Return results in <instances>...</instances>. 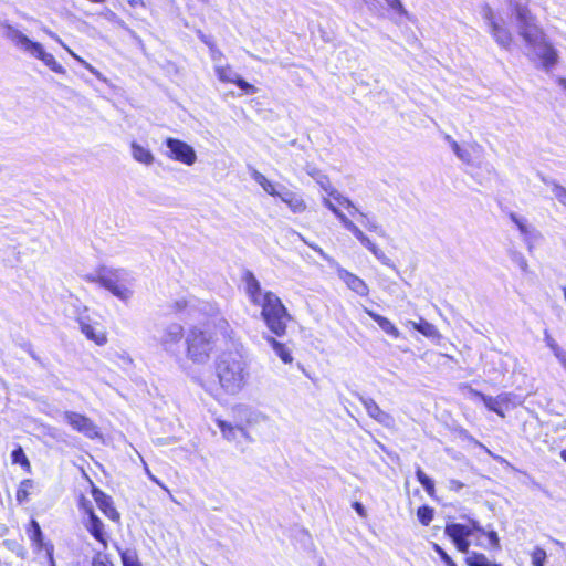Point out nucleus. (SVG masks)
I'll return each mask as SVG.
<instances>
[{
  "instance_id": "29",
  "label": "nucleus",
  "mask_w": 566,
  "mask_h": 566,
  "mask_svg": "<svg viewBox=\"0 0 566 566\" xmlns=\"http://www.w3.org/2000/svg\"><path fill=\"white\" fill-rule=\"evenodd\" d=\"M251 177L270 196L277 197V195L281 192V190H277V187L273 182H271L263 174L256 169H252Z\"/></svg>"
},
{
  "instance_id": "16",
  "label": "nucleus",
  "mask_w": 566,
  "mask_h": 566,
  "mask_svg": "<svg viewBox=\"0 0 566 566\" xmlns=\"http://www.w3.org/2000/svg\"><path fill=\"white\" fill-rule=\"evenodd\" d=\"M78 324L81 332L96 345L103 346L107 343L106 332L101 324L92 323L87 316L78 317Z\"/></svg>"
},
{
  "instance_id": "4",
  "label": "nucleus",
  "mask_w": 566,
  "mask_h": 566,
  "mask_svg": "<svg viewBox=\"0 0 566 566\" xmlns=\"http://www.w3.org/2000/svg\"><path fill=\"white\" fill-rule=\"evenodd\" d=\"M323 205L329 209L334 216L339 220L342 226L349 231L355 239L367 249L380 263L386 266L395 269L392 261L385 254V252L345 213H343L334 203V200L328 196L323 198Z\"/></svg>"
},
{
  "instance_id": "37",
  "label": "nucleus",
  "mask_w": 566,
  "mask_h": 566,
  "mask_svg": "<svg viewBox=\"0 0 566 566\" xmlns=\"http://www.w3.org/2000/svg\"><path fill=\"white\" fill-rule=\"evenodd\" d=\"M417 516L421 524L429 525L433 518V510L429 506H420L417 511Z\"/></svg>"
},
{
  "instance_id": "7",
  "label": "nucleus",
  "mask_w": 566,
  "mask_h": 566,
  "mask_svg": "<svg viewBox=\"0 0 566 566\" xmlns=\"http://www.w3.org/2000/svg\"><path fill=\"white\" fill-rule=\"evenodd\" d=\"M97 279L101 286L120 301L127 302L133 296V290L126 283V273L123 270L102 268L97 272Z\"/></svg>"
},
{
  "instance_id": "19",
  "label": "nucleus",
  "mask_w": 566,
  "mask_h": 566,
  "mask_svg": "<svg viewBox=\"0 0 566 566\" xmlns=\"http://www.w3.org/2000/svg\"><path fill=\"white\" fill-rule=\"evenodd\" d=\"M337 275L353 292L360 296H366L368 294L369 289L367 284L354 273L338 266Z\"/></svg>"
},
{
  "instance_id": "48",
  "label": "nucleus",
  "mask_w": 566,
  "mask_h": 566,
  "mask_svg": "<svg viewBox=\"0 0 566 566\" xmlns=\"http://www.w3.org/2000/svg\"><path fill=\"white\" fill-rule=\"evenodd\" d=\"M386 3L399 14H407L400 0H385Z\"/></svg>"
},
{
  "instance_id": "9",
  "label": "nucleus",
  "mask_w": 566,
  "mask_h": 566,
  "mask_svg": "<svg viewBox=\"0 0 566 566\" xmlns=\"http://www.w3.org/2000/svg\"><path fill=\"white\" fill-rule=\"evenodd\" d=\"M167 147L166 157L181 163L186 166H192L197 161V154L193 147L184 140L174 137H167L164 142Z\"/></svg>"
},
{
  "instance_id": "58",
  "label": "nucleus",
  "mask_w": 566,
  "mask_h": 566,
  "mask_svg": "<svg viewBox=\"0 0 566 566\" xmlns=\"http://www.w3.org/2000/svg\"><path fill=\"white\" fill-rule=\"evenodd\" d=\"M353 507L354 510L357 512V514L361 517H366V510L364 507V505L359 502H354L353 503Z\"/></svg>"
},
{
  "instance_id": "5",
  "label": "nucleus",
  "mask_w": 566,
  "mask_h": 566,
  "mask_svg": "<svg viewBox=\"0 0 566 566\" xmlns=\"http://www.w3.org/2000/svg\"><path fill=\"white\" fill-rule=\"evenodd\" d=\"M263 301L264 303L260 304L259 307H261V317L266 327L279 337L285 335L291 315L281 298L273 292L268 291Z\"/></svg>"
},
{
  "instance_id": "39",
  "label": "nucleus",
  "mask_w": 566,
  "mask_h": 566,
  "mask_svg": "<svg viewBox=\"0 0 566 566\" xmlns=\"http://www.w3.org/2000/svg\"><path fill=\"white\" fill-rule=\"evenodd\" d=\"M546 552L541 548V547H536L531 557H532V565L533 566H545V560H546Z\"/></svg>"
},
{
  "instance_id": "32",
  "label": "nucleus",
  "mask_w": 566,
  "mask_h": 566,
  "mask_svg": "<svg viewBox=\"0 0 566 566\" xmlns=\"http://www.w3.org/2000/svg\"><path fill=\"white\" fill-rule=\"evenodd\" d=\"M35 488V482L31 479H25L20 482L17 490V501L19 503H24L29 500V495L33 492Z\"/></svg>"
},
{
  "instance_id": "17",
  "label": "nucleus",
  "mask_w": 566,
  "mask_h": 566,
  "mask_svg": "<svg viewBox=\"0 0 566 566\" xmlns=\"http://www.w3.org/2000/svg\"><path fill=\"white\" fill-rule=\"evenodd\" d=\"M184 336V327L174 323L167 325L159 337V343L166 352H172Z\"/></svg>"
},
{
  "instance_id": "33",
  "label": "nucleus",
  "mask_w": 566,
  "mask_h": 566,
  "mask_svg": "<svg viewBox=\"0 0 566 566\" xmlns=\"http://www.w3.org/2000/svg\"><path fill=\"white\" fill-rule=\"evenodd\" d=\"M28 534L33 544H35L39 548L45 549L46 543L43 542L40 524L35 520L31 521L30 527L28 528Z\"/></svg>"
},
{
  "instance_id": "56",
  "label": "nucleus",
  "mask_w": 566,
  "mask_h": 566,
  "mask_svg": "<svg viewBox=\"0 0 566 566\" xmlns=\"http://www.w3.org/2000/svg\"><path fill=\"white\" fill-rule=\"evenodd\" d=\"M555 357L559 360V363L562 364V366L566 369V352L564 349H559L558 352H556L555 354Z\"/></svg>"
},
{
  "instance_id": "26",
  "label": "nucleus",
  "mask_w": 566,
  "mask_h": 566,
  "mask_svg": "<svg viewBox=\"0 0 566 566\" xmlns=\"http://www.w3.org/2000/svg\"><path fill=\"white\" fill-rule=\"evenodd\" d=\"M43 31L53 40H55L57 43H60L69 53L70 55L75 59L77 62H80L86 70H88L92 74L98 76L99 72L92 66L90 63H87L85 60H83L81 56H78L76 53H74L62 40L61 38L52 32L51 30L44 28Z\"/></svg>"
},
{
  "instance_id": "15",
  "label": "nucleus",
  "mask_w": 566,
  "mask_h": 566,
  "mask_svg": "<svg viewBox=\"0 0 566 566\" xmlns=\"http://www.w3.org/2000/svg\"><path fill=\"white\" fill-rule=\"evenodd\" d=\"M358 399L365 407L366 412L370 418L386 428H392L395 426L394 417L384 411L374 399L364 397L361 395H358Z\"/></svg>"
},
{
  "instance_id": "25",
  "label": "nucleus",
  "mask_w": 566,
  "mask_h": 566,
  "mask_svg": "<svg viewBox=\"0 0 566 566\" xmlns=\"http://www.w3.org/2000/svg\"><path fill=\"white\" fill-rule=\"evenodd\" d=\"M130 151H132L133 158L143 165L150 166L155 161V156L153 155L150 149L147 147H144L143 145H140L136 142H133L130 144Z\"/></svg>"
},
{
  "instance_id": "8",
  "label": "nucleus",
  "mask_w": 566,
  "mask_h": 566,
  "mask_svg": "<svg viewBox=\"0 0 566 566\" xmlns=\"http://www.w3.org/2000/svg\"><path fill=\"white\" fill-rule=\"evenodd\" d=\"M470 394L480 398L484 406L490 410L504 418V408L516 407L522 405V399L512 392H502L495 397L486 396L475 389L470 388Z\"/></svg>"
},
{
  "instance_id": "52",
  "label": "nucleus",
  "mask_w": 566,
  "mask_h": 566,
  "mask_svg": "<svg viewBox=\"0 0 566 566\" xmlns=\"http://www.w3.org/2000/svg\"><path fill=\"white\" fill-rule=\"evenodd\" d=\"M420 484L423 486V489L429 495H432L434 493V483L430 478L421 482Z\"/></svg>"
},
{
  "instance_id": "43",
  "label": "nucleus",
  "mask_w": 566,
  "mask_h": 566,
  "mask_svg": "<svg viewBox=\"0 0 566 566\" xmlns=\"http://www.w3.org/2000/svg\"><path fill=\"white\" fill-rule=\"evenodd\" d=\"M478 145H471L470 148L462 147L455 156L463 163L470 164L471 163V150H474L478 148Z\"/></svg>"
},
{
  "instance_id": "22",
  "label": "nucleus",
  "mask_w": 566,
  "mask_h": 566,
  "mask_svg": "<svg viewBox=\"0 0 566 566\" xmlns=\"http://www.w3.org/2000/svg\"><path fill=\"white\" fill-rule=\"evenodd\" d=\"M217 424L224 439L228 441H239L241 438L251 441L249 432L241 426H233L230 422L218 420Z\"/></svg>"
},
{
  "instance_id": "10",
  "label": "nucleus",
  "mask_w": 566,
  "mask_h": 566,
  "mask_svg": "<svg viewBox=\"0 0 566 566\" xmlns=\"http://www.w3.org/2000/svg\"><path fill=\"white\" fill-rule=\"evenodd\" d=\"M481 14L486 22L489 32L493 36L494 41L501 48L509 50L513 41V36L510 30L496 21L494 12L489 6L482 8Z\"/></svg>"
},
{
  "instance_id": "53",
  "label": "nucleus",
  "mask_w": 566,
  "mask_h": 566,
  "mask_svg": "<svg viewBox=\"0 0 566 566\" xmlns=\"http://www.w3.org/2000/svg\"><path fill=\"white\" fill-rule=\"evenodd\" d=\"M53 551H54L53 544H45V552H46V556H48L50 566H56L54 558H53Z\"/></svg>"
},
{
  "instance_id": "13",
  "label": "nucleus",
  "mask_w": 566,
  "mask_h": 566,
  "mask_svg": "<svg viewBox=\"0 0 566 566\" xmlns=\"http://www.w3.org/2000/svg\"><path fill=\"white\" fill-rule=\"evenodd\" d=\"M214 72L219 81L223 83H233L248 94L256 93V87L241 78L231 65L217 64V66H214Z\"/></svg>"
},
{
  "instance_id": "47",
  "label": "nucleus",
  "mask_w": 566,
  "mask_h": 566,
  "mask_svg": "<svg viewBox=\"0 0 566 566\" xmlns=\"http://www.w3.org/2000/svg\"><path fill=\"white\" fill-rule=\"evenodd\" d=\"M92 566H113V564L109 562L106 555L98 553L93 558Z\"/></svg>"
},
{
  "instance_id": "28",
  "label": "nucleus",
  "mask_w": 566,
  "mask_h": 566,
  "mask_svg": "<svg viewBox=\"0 0 566 566\" xmlns=\"http://www.w3.org/2000/svg\"><path fill=\"white\" fill-rule=\"evenodd\" d=\"M367 314L379 325V327L385 333L392 336L394 338H398L400 336L398 328L388 318L371 311H367Z\"/></svg>"
},
{
  "instance_id": "24",
  "label": "nucleus",
  "mask_w": 566,
  "mask_h": 566,
  "mask_svg": "<svg viewBox=\"0 0 566 566\" xmlns=\"http://www.w3.org/2000/svg\"><path fill=\"white\" fill-rule=\"evenodd\" d=\"M277 197L284 203H286L291 211L294 213H301L306 209L304 200L298 195L286 189L285 187H281V192L277 195Z\"/></svg>"
},
{
  "instance_id": "18",
  "label": "nucleus",
  "mask_w": 566,
  "mask_h": 566,
  "mask_svg": "<svg viewBox=\"0 0 566 566\" xmlns=\"http://www.w3.org/2000/svg\"><path fill=\"white\" fill-rule=\"evenodd\" d=\"M243 280L245 283V292L250 302L255 306H259L260 304L264 303L263 300H265L268 291L262 290L261 284L259 280L255 277V275L252 272L248 271L244 274Z\"/></svg>"
},
{
  "instance_id": "44",
  "label": "nucleus",
  "mask_w": 566,
  "mask_h": 566,
  "mask_svg": "<svg viewBox=\"0 0 566 566\" xmlns=\"http://www.w3.org/2000/svg\"><path fill=\"white\" fill-rule=\"evenodd\" d=\"M483 534L488 537L490 547L492 549H500V538L495 531H489V532L484 531Z\"/></svg>"
},
{
  "instance_id": "3",
  "label": "nucleus",
  "mask_w": 566,
  "mask_h": 566,
  "mask_svg": "<svg viewBox=\"0 0 566 566\" xmlns=\"http://www.w3.org/2000/svg\"><path fill=\"white\" fill-rule=\"evenodd\" d=\"M216 347L211 331L199 326L191 327L186 335V355L195 364H207Z\"/></svg>"
},
{
  "instance_id": "50",
  "label": "nucleus",
  "mask_w": 566,
  "mask_h": 566,
  "mask_svg": "<svg viewBox=\"0 0 566 566\" xmlns=\"http://www.w3.org/2000/svg\"><path fill=\"white\" fill-rule=\"evenodd\" d=\"M214 325L220 329L222 334L228 335L230 326L226 319L219 317L214 321Z\"/></svg>"
},
{
  "instance_id": "35",
  "label": "nucleus",
  "mask_w": 566,
  "mask_h": 566,
  "mask_svg": "<svg viewBox=\"0 0 566 566\" xmlns=\"http://www.w3.org/2000/svg\"><path fill=\"white\" fill-rule=\"evenodd\" d=\"M11 459L13 463L20 464L27 472H31V464L29 459L27 458L23 449L18 447L11 453Z\"/></svg>"
},
{
  "instance_id": "40",
  "label": "nucleus",
  "mask_w": 566,
  "mask_h": 566,
  "mask_svg": "<svg viewBox=\"0 0 566 566\" xmlns=\"http://www.w3.org/2000/svg\"><path fill=\"white\" fill-rule=\"evenodd\" d=\"M552 192L558 202L566 207V188L558 185L557 182H552Z\"/></svg>"
},
{
  "instance_id": "2",
  "label": "nucleus",
  "mask_w": 566,
  "mask_h": 566,
  "mask_svg": "<svg viewBox=\"0 0 566 566\" xmlns=\"http://www.w3.org/2000/svg\"><path fill=\"white\" fill-rule=\"evenodd\" d=\"M220 387L229 395H235L244 387L249 373L247 363L239 353L223 354L216 366Z\"/></svg>"
},
{
  "instance_id": "64",
  "label": "nucleus",
  "mask_w": 566,
  "mask_h": 566,
  "mask_svg": "<svg viewBox=\"0 0 566 566\" xmlns=\"http://www.w3.org/2000/svg\"><path fill=\"white\" fill-rule=\"evenodd\" d=\"M558 84L566 91V78L565 77H559Z\"/></svg>"
},
{
  "instance_id": "42",
  "label": "nucleus",
  "mask_w": 566,
  "mask_h": 566,
  "mask_svg": "<svg viewBox=\"0 0 566 566\" xmlns=\"http://www.w3.org/2000/svg\"><path fill=\"white\" fill-rule=\"evenodd\" d=\"M312 177H314L319 186L324 189V191L329 196V190L334 189L328 180V178L325 175H322L319 172L311 171L308 172Z\"/></svg>"
},
{
  "instance_id": "1",
  "label": "nucleus",
  "mask_w": 566,
  "mask_h": 566,
  "mask_svg": "<svg viewBox=\"0 0 566 566\" xmlns=\"http://www.w3.org/2000/svg\"><path fill=\"white\" fill-rule=\"evenodd\" d=\"M518 35L533 53L542 61L544 69L549 70L558 61V53L548 42L544 30L538 25L536 17L526 2L510 0Z\"/></svg>"
},
{
  "instance_id": "49",
  "label": "nucleus",
  "mask_w": 566,
  "mask_h": 566,
  "mask_svg": "<svg viewBox=\"0 0 566 566\" xmlns=\"http://www.w3.org/2000/svg\"><path fill=\"white\" fill-rule=\"evenodd\" d=\"M434 551L440 555L441 559L448 565L451 566L454 562L452 558L438 545H433Z\"/></svg>"
},
{
  "instance_id": "21",
  "label": "nucleus",
  "mask_w": 566,
  "mask_h": 566,
  "mask_svg": "<svg viewBox=\"0 0 566 566\" xmlns=\"http://www.w3.org/2000/svg\"><path fill=\"white\" fill-rule=\"evenodd\" d=\"M30 56L42 61L44 65L57 74H65L66 72L65 69L55 60L51 53L45 52L43 45L39 42L33 48Z\"/></svg>"
},
{
  "instance_id": "59",
  "label": "nucleus",
  "mask_w": 566,
  "mask_h": 566,
  "mask_svg": "<svg viewBox=\"0 0 566 566\" xmlns=\"http://www.w3.org/2000/svg\"><path fill=\"white\" fill-rule=\"evenodd\" d=\"M467 526L471 528V536L473 535L474 531L484 533V530L481 527V525L476 521H471V525H467Z\"/></svg>"
},
{
  "instance_id": "61",
  "label": "nucleus",
  "mask_w": 566,
  "mask_h": 566,
  "mask_svg": "<svg viewBox=\"0 0 566 566\" xmlns=\"http://www.w3.org/2000/svg\"><path fill=\"white\" fill-rule=\"evenodd\" d=\"M186 306H187V301H185V300H179V301L175 302V311L176 312L182 311L184 308H186Z\"/></svg>"
},
{
  "instance_id": "11",
  "label": "nucleus",
  "mask_w": 566,
  "mask_h": 566,
  "mask_svg": "<svg viewBox=\"0 0 566 566\" xmlns=\"http://www.w3.org/2000/svg\"><path fill=\"white\" fill-rule=\"evenodd\" d=\"M1 36L8 40L15 49L30 55L38 42L29 39L21 30L7 20L0 21Z\"/></svg>"
},
{
  "instance_id": "63",
  "label": "nucleus",
  "mask_w": 566,
  "mask_h": 566,
  "mask_svg": "<svg viewBox=\"0 0 566 566\" xmlns=\"http://www.w3.org/2000/svg\"><path fill=\"white\" fill-rule=\"evenodd\" d=\"M85 280L87 282L98 283L97 273L96 274H88V275H86Z\"/></svg>"
},
{
  "instance_id": "31",
  "label": "nucleus",
  "mask_w": 566,
  "mask_h": 566,
  "mask_svg": "<svg viewBox=\"0 0 566 566\" xmlns=\"http://www.w3.org/2000/svg\"><path fill=\"white\" fill-rule=\"evenodd\" d=\"M265 339L283 363L290 364L293 361V357L284 344L277 342L272 336H266Z\"/></svg>"
},
{
  "instance_id": "12",
  "label": "nucleus",
  "mask_w": 566,
  "mask_h": 566,
  "mask_svg": "<svg viewBox=\"0 0 566 566\" xmlns=\"http://www.w3.org/2000/svg\"><path fill=\"white\" fill-rule=\"evenodd\" d=\"M63 418L74 430L85 437L90 439L98 437V429L90 418L74 411H65Z\"/></svg>"
},
{
  "instance_id": "30",
  "label": "nucleus",
  "mask_w": 566,
  "mask_h": 566,
  "mask_svg": "<svg viewBox=\"0 0 566 566\" xmlns=\"http://www.w3.org/2000/svg\"><path fill=\"white\" fill-rule=\"evenodd\" d=\"M408 324L426 337L436 338L440 336L437 327L423 318H420L419 322L409 321Z\"/></svg>"
},
{
  "instance_id": "23",
  "label": "nucleus",
  "mask_w": 566,
  "mask_h": 566,
  "mask_svg": "<svg viewBox=\"0 0 566 566\" xmlns=\"http://www.w3.org/2000/svg\"><path fill=\"white\" fill-rule=\"evenodd\" d=\"M93 497L98 505L99 510L111 520L118 521L119 520V513L116 511V509L113 506V502L111 496L105 494L104 492L94 489L93 490Z\"/></svg>"
},
{
  "instance_id": "55",
  "label": "nucleus",
  "mask_w": 566,
  "mask_h": 566,
  "mask_svg": "<svg viewBox=\"0 0 566 566\" xmlns=\"http://www.w3.org/2000/svg\"><path fill=\"white\" fill-rule=\"evenodd\" d=\"M545 340L554 354L560 349L557 343L549 335H546Z\"/></svg>"
},
{
  "instance_id": "27",
  "label": "nucleus",
  "mask_w": 566,
  "mask_h": 566,
  "mask_svg": "<svg viewBox=\"0 0 566 566\" xmlns=\"http://www.w3.org/2000/svg\"><path fill=\"white\" fill-rule=\"evenodd\" d=\"M360 219H361V224L369 231V232H375L377 233L379 237L381 238H386L387 237V232L386 230L384 229V227L376 220L375 217H368L365 212L360 211L359 212H356Z\"/></svg>"
},
{
  "instance_id": "38",
  "label": "nucleus",
  "mask_w": 566,
  "mask_h": 566,
  "mask_svg": "<svg viewBox=\"0 0 566 566\" xmlns=\"http://www.w3.org/2000/svg\"><path fill=\"white\" fill-rule=\"evenodd\" d=\"M205 43L209 46L210 50V57L213 62V67L217 66V64H223V53L214 45V43L203 39Z\"/></svg>"
},
{
  "instance_id": "34",
  "label": "nucleus",
  "mask_w": 566,
  "mask_h": 566,
  "mask_svg": "<svg viewBox=\"0 0 566 566\" xmlns=\"http://www.w3.org/2000/svg\"><path fill=\"white\" fill-rule=\"evenodd\" d=\"M329 197L339 206L352 209L353 214L356 212H359V209L345 196H343L339 191L336 189L329 190Z\"/></svg>"
},
{
  "instance_id": "45",
  "label": "nucleus",
  "mask_w": 566,
  "mask_h": 566,
  "mask_svg": "<svg viewBox=\"0 0 566 566\" xmlns=\"http://www.w3.org/2000/svg\"><path fill=\"white\" fill-rule=\"evenodd\" d=\"M265 420H266V416L263 415L262 412L250 411L248 415V418H247V423L254 424V423H258L260 421H265Z\"/></svg>"
},
{
  "instance_id": "41",
  "label": "nucleus",
  "mask_w": 566,
  "mask_h": 566,
  "mask_svg": "<svg viewBox=\"0 0 566 566\" xmlns=\"http://www.w3.org/2000/svg\"><path fill=\"white\" fill-rule=\"evenodd\" d=\"M123 566H140L137 560L136 554L133 551H125L120 553Z\"/></svg>"
},
{
  "instance_id": "60",
  "label": "nucleus",
  "mask_w": 566,
  "mask_h": 566,
  "mask_svg": "<svg viewBox=\"0 0 566 566\" xmlns=\"http://www.w3.org/2000/svg\"><path fill=\"white\" fill-rule=\"evenodd\" d=\"M416 475H417V480L419 481V483L429 479V476L421 470L420 467L417 468Z\"/></svg>"
},
{
  "instance_id": "57",
  "label": "nucleus",
  "mask_w": 566,
  "mask_h": 566,
  "mask_svg": "<svg viewBox=\"0 0 566 566\" xmlns=\"http://www.w3.org/2000/svg\"><path fill=\"white\" fill-rule=\"evenodd\" d=\"M464 486V484L458 480H450L449 481V489L452 490V491H460L462 488Z\"/></svg>"
},
{
  "instance_id": "20",
  "label": "nucleus",
  "mask_w": 566,
  "mask_h": 566,
  "mask_svg": "<svg viewBox=\"0 0 566 566\" xmlns=\"http://www.w3.org/2000/svg\"><path fill=\"white\" fill-rule=\"evenodd\" d=\"M82 505L88 514V521L86 523L87 531L94 536L95 539H97L103 544L104 547H106L107 541L103 522L95 515L92 507H86L85 501L82 502Z\"/></svg>"
},
{
  "instance_id": "51",
  "label": "nucleus",
  "mask_w": 566,
  "mask_h": 566,
  "mask_svg": "<svg viewBox=\"0 0 566 566\" xmlns=\"http://www.w3.org/2000/svg\"><path fill=\"white\" fill-rule=\"evenodd\" d=\"M144 467H145V471H146V474L148 475V478L155 482L156 484H158L163 490H165L166 492L170 493V491L168 490V488L163 483L160 482L151 472L150 470L148 469L147 464L144 462Z\"/></svg>"
},
{
  "instance_id": "6",
  "label": "nucleus",
  "mask_w": 566,
  "mask_h": 566,
  "mask_svg": "<svg viewBox=\"0 0 566 566\" xmlns=\"http://www.w3.org/2000/svg\"><path fill=\"white\" fill-rule=\"evenodd\" d=\"M444 533L452 539L457 548L467 555L465 563L469 566H497L490 560L484 554L470 551L469 537H471V528L460 523H452L446 526Z\"/></svg>"
},
{
  "instance_id": "14",
  "label": "nucleus",
  "mask_w": 566,
  "mask_h": 566,
  "mask_svg": "<svg viewBox=\"0 0 566 566\" xmlns=\"http://www.w3.org/2000/svg\"><path fill=\"white\" fill-rule=\"evenodd\" d=\"M510 219L517 227L528 252L532 253L536 243L542 239L541 232L530 224L525 218L511 213Z\"/></svg>"
},
{
  "instance_id": "54",
  "label": "nucleus",
  "mask_w": 566,
  "mask_h": 566,
  "mask_svg": "<svg viewBox=\"0 0 566 566\" xmlns=\"http://www.w3.org/2000/svg\"><path fill=\"white\" fill-rule=\"evenodd\" d=\"M446 140L454 154H457L462 148V146H460L450 135L446 136Z\"/></svg>"
},
{
  "instance_id": "36",
  "label": "nucleus",
  "mask_w": 566,
  "mask_h": 566,
  "mask_svg": "<svg viewBox=\"0 0 566 566\" xmlns=\"http://www.w3.org/2000/svg\"><path fill=\"white\" fill-rule=\"evenodd\" d=\"M509 256H510L511 261L514 264H516L522 272H524V273L528 272L527 260L520 251L511 249V250H509Z\"/></svg>"
},
{
  "instance_id": "46",
  "label": "nucleus",
  "mask_w": 566,
  "mask_h": 566,
  "mask_svg": "<svg viewBox=\"0 0 566 566\" xmlns=\"http://www.w3.org/2000/svg\"><path fill=\"white\" fill-rule=\"evenodd\" d=\"M301 239H302V241H303L305 244H307L311 249H313L315 252H317V253H318V254H319L324 260H326V261H328V262H331V261H332L331 256H329L328 254H326V253L324 252V250H323L321 247H318V245H317V244H315V243H311V242H308V241H307V240H305V238H304V237H302V235H301Z\"/></svg>"
},
{
  "instance_id": "62",
  "label": "nucleus",
  "mask_w": 566,
  "mask_h": 566,
  "mask_svg": "<svg viewBox=\"0 0 566 566\" xmlns=\"http://www.w3.org/2000/svg\"><path fill=\"white\" fill-rule=\"evenodd\" d=\"M497 363L501 366V370L499 371L500 375H504V373L507 371V366H506L507 364H506V361H504V357H499V361Z\"/></svg>"
}]
</instances>
